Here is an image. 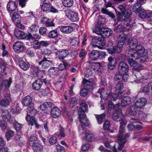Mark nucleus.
I'll use <instances>...</instances> for the list:
<instances>
[{"label":"nucleus","instance_id":"nucleus-47","mask_svg":"<svg viewBox=\"0 0 152 152\" xmlns=\"http://www.w3.org/2000/svg\"><path fill=\"white\" fill-rule=\"evenodd\" d=\"M101 12L103 14L108 15L109 16L112 18H113L115 17L114 15L112 12H109L105 8H102Z\"/></svg>","mask_w":152,"mask_h":152},{"label":"nucleus","instance_id":"nucleus-50","mask_svg":"<svg viewBox=\"0 0 152 152\" xmlns=\"http://www.w3.org/2000/svg\"><path fill=\"white\" fill-rule=\"evenodd\" d=\"M136 50H135L138 53H140L141 54L143 53L145 51L144 48L142 46V45L139 44L137 45L136 47L135 48Z\"/></svg>","mask_w":152,"mask_h":152},{"label":"nucleus","instance_id":"nucleus-44","mask_svg":"<svg viewBox=\"0 0 152 152\" xmlns=\"http://www.w3.org/2000/svg\"><path fill=\"white\" fill-rule=\"evenodd\" d=\"M27 112L33 115H35L38 113L37 111L34 108L33 104L32 105H31L27 107Z\"/></svg>","mask_w":152,"mask_h":152},{"label":"nucleus","instance_id":"nucleus-2","mask_svg":"<svg viewBox=\"0 0 152 152\" xmlns=\"http://www.w3.org/2000/svg\"><path fill=\"white\" fill-rule=\"evenodd\" d=\"M66 16L69 19L73 22L79 20L78 15L77 13L70 10H67L65 11Z\"/></svg>","mask_w":152,"mask_h":152},{"label":"nucleus","instance_id":"nucleus-64","mask_svg":"<svg viewBox=\"0 0 152 152\" xmlns=\"http://www.w3.org/2000/svg\"><path fill=\"white\" fill-rule=\"evenodd\" d=\"M69 102L72 106H74L77 104V101L75 97H73L69 100Z\"/></svg>","mask_w":152,"mask_h":152},{"label":"nucleus","instance_id":"nucleus-26","mask_svg":"<svg viewBox=\"0 0 152 152\" xmlns=\"http://www.w3.org/2000/svg\"><path fill=\"white\" fill-rule=\"evenodd\" d=\"M48 73L50 77H53L55 75H57L59 74V69L57 67H51L49 69Z\"/></svg>","mask_w":152,"mask_h":152},{"label":"nucleus","instance_id":"nucleus-8","mask_svg":"<svg viewBox=\"0 0 152 152\" xmlns=\"http://www.w3.org/2000/svg\"><path fill=\"white\" fill-rule=\"evenodd\" d=\"M26 118V121L28 122V125L32 126L35 125L37 128H39V125L37 123L36 119L34 116L31 117L29 115H27Z\"/></svg>","mask_w":152,"mask_h":152},{"label":"nucleus","instance_id":"nucleus-42","mask_svg":"<svg viewBox=\"0 0 152 152\" xmlns=\"http://www.w3.org/2000/svg\"><path fill=\"white\" fill-rule=\"evenodd\" d=\"M142 8L141 5L138 2L135 3L133 7V11L135 13H138Z\"/></svg>","mask_w":152,"mask_h":152},{"label":"nucleus","instance_id":"nucleus-6","mask_svg":"<svg viewBox=\"0 0 152 152\" xmlns=\"http://www.w3.org/2000/svg\"><path fill=\"white\" fill-rule=\"evenodd\" d=\"M86 114L83 112L80 113L79 116V121L82 125H84L86 126H88L89 125V120L86 118Z\"/></svg>","mask_w":152,"mask_h":152},{"label":"nucleus","instance_id":"nucleus-12","mask_svg":"<svg viewBox=\"0 0 152 152\" xmlns=\"http://www.w3.org/2000/svg\"><path fill=\"white\" fill-rule=\"evenodd\" d=\"M55 54L58 56L57 57L58 59L63 60L69 55V53L67 50L64 49L61 51H58L56 52Z\"/></svg>","mask_w":152,"mask_h":152},{"label":"nucleus","instance_id":"nucleus-58","mask_svg":"<svg viewBox=\"0 0 152 152\" xmlns=\"http://www.w3.org/2000/svg\"><path fill=\"white\" fill-rule=\"evenodd\" d=\"M139 17L142 18H146L147 13L143 9H142L139 12Z\"/></svg>","mask_w":152,"mask_h":152},{"label":"nucleus","instance_id":"nucleus-20","mask_svg":"<svg viewBox=\"0 0 152 152\" xmlns=\"http://www.w3.org/2000/svg\"><path fill=\"white\" fill-rule=\"evenodd\" d=\"M102 24V23L100 22H98L96 25L94 29H93V32L98 34H101V35L102 32V29L104 28L101 27Z\"/></svg>","mask_w":152,"mask_h":152},{"label":"nucleus","instance_id":"nucleus-25","mask_svg":"<svg viewBox=\"0 0 152 152\" xmlns=\"http://www.w3.org/2000/svg\"><path fill=\"white\" fill-rule=\"evenodd\" d=\"M101 36L103 38L108 37L112 34V31L109 28H104L102 29Z\"/></svg>","mask_w":152,"mask_h":152},{"label":"nucleus","instance_id":"nucleus-51","mask_svg":"<svg viewBox=\"0 0 152 152\" xmlns=\"http://www.w3.org/2000/svg\"><path fill=\"white\" fill-rule=\"evenodd\" d=\"M39 27L38 25L36 24H32L29 27V28L31 32H36L39 29Z\"/></svg>","mask_w":152,"mask_h":152},{"label":"nucleus","instance_id":"nucleus-14","mask_svg":"<svg viewBox=\"0 0 152 152\" xmlns=\"http://www.w3.org/2000/svg\"><path fill=\"white\" fill-rule=\"evenodd\" d=\"M147 102V100L145 98L141 97L137 99L134 104L138 108L140 109L145 105Z\"/></svg>","mask_w":152,"mask_h":152},{"label":"nucleus","instance_id":"nucleus-40","mask_svg":"<svg viewBox=\"0 0 152 152\" xmlns=\"http://www.w3.org/2000/svg\"><path fill=\"white\" fill-rule=\"evenodd\" d=\"M62 3L66 7H71L74 4L73 0H62Z\"/></svg>","mask_w":152,"mask_h":152},{"label":"nucleus","instance_id":"nucleus-7","mask_svg":"<svg viewBox=\"0 0 152 152\" xmlns=\"http://www.w3.org/2000/svg\"><path fill=\"white\" fill-rule=\"evenodd\" d=\"M6 68V63L2 58L0 59V78H3L6 75L5 72Z\"/></svg>","mask_w":152,"mask_h":152},{"label":"nucleus","instance_id":"nucleus-38","mask_svg":"<svg viewBox=\"0 0 152 152\" xmlns=\"http://www.w3.org/2000/svg\"><path fill=\"white\" fill-rule=\"evenodd\" d=\"M108 107L107 108L108 111L107 112L109 113H110V111L112 109H114V110H116L117 107H118V104L114 105L113 104L112 102L111 101H109L108 102Z\"/></svg>","mask_w":152,"mask_h":152},{"label":"nucleus","instance_id":"nucleus-31","mask_svg":"<svg viewBox=\"0 0 152 152\" xmlns=\"http://www.w3.org/2000/svg\"><path fill=\"white\" fill-rule=\"evenodd\" d=\"M14 34L16 37L18 39H23L26 37L25 33L19 30H16Z\"/></svg>","mask_w":152,"mask_h":152},{"label":"nucleus","instance_id":"nucleus-57","mask_svg":"<svg viewBox=\"0 0 152 152\" xmlns=\"http://www.w3.org/2000/svg\"><path fill=\"white\" fill-rule=\"evenodd\" d=\"M14 135V132L11 130H8L5 134L6 137L8 140H9L10 138L12 137Z\"/></svg>","mask_w":152,"mask_h":152},{"label":"nucleus","instance_id":"nucleus-56","mask_svg":"<svg viewBox=\"0 0 152 152\" xmlns=\"http://www.w3.org/2000/svg\"><path fill=\"white\" fill-rule=\"evenodd\" d=\"M118 95L116 94H112L111 92L108 93L107 97L108 99H111L113 101H115L118 99Z\"/></svg>","mask_w":152,"mask_h":152},{"label":"nucleus","instance_id":"nucleus-19","mask_svg":"<svg viewBox=\"0 0 152 152\" xmlns=\"http://www.w3.org/2000/svg\"><path fill=\"white\" fill-rule=\"evenodd\" d=\"M83 83L87 88L91 89L92 88V86L93 85V80L91 79V78L89 79L84 78L83 81Z\"/></svg>","mask_w":152,"mask_h":152},{"label":"nucleus","instance_id":"nucleus-1","mask_svg":"<svg viewBox=\"0 0 152 152\" xmlns=\"http://www.w3.org/2000/svg\"><path fill=\"white\" fill-rule=\"evenodd\" d=\"M126 40V36L124 33L119 36L118 44L115 49V51L117 53H119L121 52L124 44Z\"/></svg>","mask_w":152,"mask_h":152},{"label":"nucleus","instance_id":"nucleus-34","mask_svg":"<svg viewBox=\"0 0 152 152\" xmlns=\"http://www.w3.org/2000/svg\"><path fill=\"white\" fill-rule=\"evenodd\" d=\"M12 20L13 23L16 24L20 22V15L16 12H14L12 15Z\"/></svg>","mask_w":152,"mask_h":152},{"label":"nucleus","instance_id":"nucleus-18","mask_svg":"<svg viewBox=\"0 0 152 152\" xmlns=\"http://www.w3.org/2000/svg\"><path fill=\"white\" fill-rule=\"evenodd\" d=\"M108 67L110 70L113 69L116 65V60L114 58L110 57L108 58Z\"/></svg>","mask_w":152,"mask_h":152},{"label":"nucleus","instance_id":"nucleus-4","mask_svg":"<svg viewBox=\"0 0 152 152\" xmlns=\"http://www.w3.org/2000/svg\"><path fill=\"white\" fill-rule=\"evenodd\" d=\"M129 69L128 65L126 63L120 62L118 65V71L120 73H126Z\"/></svg>","mask_w":152,"mask_h":152},{"label":"nucleus","instance_id":"nucleus-36","mask_svg":"<svg viewBox=\"0 0 152 152\" xmlns=\"http://www.w3.org/2000/svg\"><path fill=\"white\" fill-rule=\"evenodd\" d=\"M106 117L105 114L103 113L101 114L95 115V117L98 123L99 124H102L103 122V120Z\"/></svg>","mask_w":152,"mask_h":152},{"label":"nucleus","instance_id":"nucleus-16","mask_svg":"<svg viewBox=\"0 0 152 152\" xmlns=\"http://www.w3.org/2000/svg\"><path fill=\"white\" fill-rule=\"evenodd\" d=\"M126 39L125 42L127 41L129 44V46L130 48V50H133L135 49L136 46L137 45V39L135 38H130L129 39Z\"/></svg>","mask_w":152,"mask_h":152},{"label":"nucleus","instance_id":"nucleus-63","mask_svg":"<svg viewBox=\"0 0 152 152\" xmlns=\"http://www.w3.org/2000/svg\"><path fill=\"white\" fill-rule=\"evenodd\" d=\"M70 43L72 45H78V39L75 37L70 38Z\"/></svg>","mask_w":152,"mask_h":152},{"label":"nucleus","instance_id":"nucleus-24","mask_svg":"<svg viewBox=\"0 0 152 152\" xmlns=\"http://www.w3.org/2000/svg\"><path fill=\"white\" fill-rule=\"evenodd\" d=\"M131 102V98L129 96L123 97L121 100V105L122 106L125 107L129 105Z\"/></svg>","mask_w":152,"mask_h":152},{"label":"nucleus","instance_id":"nucleus-32","mask_svg":"<svg viewBox=\"0 0 152 152\" xmlns=\"http://www.w3.org/2000/svg\"><path fill=\"white\" fill-rule=\"evenodd\" d=\"M88 106L87 104L84 102H83L80 104V108L79 110L78 113L79 116H80V113L83 112L85 113V112L87 110Z\"/></svg>","mask_w":152,"mask_h":152},{"label":"nucleus","instance_id":"nucleus-30","mask_svg":"<svg viewBox=\"0 0 152 152\" xmlns=\"http://www.w3.org/2000/svg\"><path fill=\"white\" fill-rule=\"evenodd\" d=\"M32 99L29 96H27L24 97L22 101L23 104L26 106L30 105L32 103Z\"/></svg>","mask_w":152,"mask_h":152},{"label":"nucleus","instance_id":"nucleus-28","mask_svg":"<svg viewBox=\"0 0 152 152\" xmlns=\"http://www.w3.org/2000/svg\"><path fill=\"white\" fill-rule=\"evenodd\" d=\"M42 84V82L39 79L36 80L33 83L32 87L34 90H38L40 89Z\"/></svg>","mask_w":152,"mask_h":152},{"label":"nucleus","instance_id":"nucleus-62","mask_svg":"<svg viewBox=\"0 0 152 152\" xmlns=\"http://www.w3.org/2000/svg\"><path fill=\"white\" fill-rule=\"evenodd\" d=\"M32 45L33 48L35 49H38L40 48V43L37 40L34 41Z\"/></svg>","mask_w":152,"mask_h":152},{"label":"nucleus","instance_id":"nucleus-61","mask_svg":"<svg viewBox=\"0 0 152 152\" xmlns=\"http://www.w3.org/2000/svg\"><path fill=\"white\" fill-rule=\"evenodd\" d=\"M93 74L92 71L90 69H87L85 72V77L88 78L92 76Z\"/></svg>","mask_w":152,"mask_h":152},{"label":"nucleus","instance_id":"nucleus-48","mask_svg":"<svg viewBox=\"0 0 152 152\" xmlns=\"http://www.w3.org/2000/svg\"><path fill=\"white\" fill-rule=\"evenodd\" d=\"M131 13L132 12L131 10L129 9L125 10L123 12V16L126 18L125 19H126L127 20H128V19L129 20V18L131 15Z\"/></svg>","mask_w":152,"mask_h":152},{"label":"nucleus","instance_id":"nucleus-60","mask_svg":"<svg viewBox=\"0 0 152 152\" xmlns=\"http://www.w3.org/2000/svg\"><path fill=\"white\" fill-rule=\"evenodd\" d=\"M98 41H99V40H98L97 38L93 39L91 44V45L93 47H97L99 48H101V47L99 44Z\"/></svg>","mask_w":152,"mask_h":152},{"label":"nucleus","instance_id":"nucleus-53","mask_svg":"<svg viewBox=\"0 0 152 152\" xmlns=\"http://www.w3.org/2000/svg\"><path fill=\"white\" fill-rule=\"evenodd\" d=\"M139 123V120L135 119H134L133 121H132L131 123L129 124L128 125V128L129 131H131L133 130V129H134V123Z\"/></svg>","mask_w":152,"mask_h":152},{"label":"nucleus","instance_id":"nucleus-13","mask_svg":"<svg viewBox=\"0 0 152 152\" xmlns=\"http://www.w3.org/2000/svg\"><path fill=\"white\" fill-rule=\"evenodd\" d=\"M3 119L4 121L13 122L14 119L11 117V115L7 111H3L1 114Z\"/></svg>","mask_w":152,"mask_h":152},{"label":"nucleus","instance_id":"nucleus-9","mask_svg":"<svg viewBox=\"0 0 152 152\" xmlns=\"http://www.w3.org/2000/svg\"><path fill=\"white\" fill-rule=\"evenodd\" d=\"M124 116L122 113L121 110L119 109L116 110L113 113V118L114 121H121L124 118Z\"/></svg>","mask_w":152,"mask_h":152},{"label":"nucleus","instance_id":"nucleus-23","mask_svg":"<svg viewBox=\"0 0 152 152\" xmlns=\"http://www.w3.org/2000/svg\"><path fill=\"white\" fill-rule=\"evenodd\" d=\"M60 30L62 32L68 34L71 33L73 31V28L70 26H64L60 28Z\"/></svg>","mask_w":152,"mask_h":152},{"label":"nucleus","instance_id":"nucleus-29","mask_svg":"<svg viewBox=\"0 0 152 152\" xmlns=\"http://www.w3.org/2000/svg\"><path fill=\"white\" fill-rule=\"evenodd\" d=\"M140 109L138 108L135 104L131 105L130 108L129 113L131 115H136L137 112L139 111V109Z\"/></svg>","mask_w":152,"mask_h":152},{"label":"nucleus","instance_id":"nucleus-11","mask_svg":"<svg viewBox=\"0 0 152 152\" xmlns=\"http://www.w3.org/2000/svg\"><path fill=\"white\" fill-rule=\"evenodd\" d=\"M88 63L90 64V67L93 70L99 72H101L102 71V67L101 64L100 62H92L90 63V61H88Z\"/></svg>","mask_w":152,"mask_h":152},{"label":"nucleus","instance_id":"nucleus-54","mask_svg":"<svg viewBox=\"0 0 152 152\" xmlns=\"http://www.w3.org/2000/svg\"><path fill=\"white\" fill-rule=\"evenodd\" d=\"M10 101L11 100H8V99L4 98L1 101V105L3 106H7L9 104Z\"/></svg>","mask_w":152,"mask_h":152},{"label":"nucleus","instance_id":"nucleus-17","mask_svg":"<svg viewBox=\"0 0 152 152\" xmlns=\"http://www.w3.org/2000/svg\"><path fill=\"white\" fill-rule=\"evenodd\" d=\"M12 82V79L11 78L8 80H4L1 83L0 88L1 90H5L10 87Z\"/></svg>","mask_w":152,"mask_h":152},{"label":"nucleus","instance_id":"nucleus-27","mask_svg":"<svg viewBox=\"0 0 152 152\" xmlns=\"http://www.w3.org/2000/svg\"><path fill=\"white\" fill-rule=\"evenodd\" d=\"M106 89L104 88H102L99 89L97 93L99 94L101 99H106L108 97V94L107 91L105 90Z\"/></svg>","mask_w":152,"mask_h":152},{"label":"nucleus","instance_id":"nucleus-35","mask_svg":"<svg viewBox=\"0 0 152 152\" xmlns=\"http://www.w3.org/2000/svg\"><path fill=\"white\" fill-rule=\"evenodd\" d=\"M151 88L152 91V82L148 83L147 87H143L140 88V92H143L145 94H147L149 91L150 88Z\"/></svg>","mask_w":152,"mask_h":152},{"label":"nucleus","instance_id":"nucleus-39","mask_svg":"<svg viewBox=\"0 0 152 152\" xmlns=\"http://www.w3.org/2000/svg\"><path fill=\"white\" fill-rule=\"evenodd\" d=\"M32 74L34 77H38L40 70L39 68L36 66H33L32 68Z\"/></svg>","mask_w":152,"mask_h":152},{"label":"nucleus","instance_id":"nucleus-59","mask_svg":"<svg viewBox=\"0 0 152 152\" xmlns=\"http://www.w3.org/2000/svg\"><path fill=\"white\" fill-rule=\"evenodd\" d=\"M94 135L90 133H86V140L89 142H92L94 140Z\"/></svg>","mask_w":152,"mask_h":152},{"label":"nucleus","instance_id":"nucleus-3","mask_svg":"<svg viewBox=\"0 0 152 152\" xmlns=\"http://www.w3.org/2000/svg\"><path fill=\"white\" fill-rule=\"evenodd\" d=\"M13 48L14 51L17 53L22 52L25 49L24 43L20 41L15 42L13 45Z\"/></svg>","mask_w":152,"mask_h":152},{"label":"nucleus","instance_id":"nucleus-43","mask_svg":"<svg viewBox=\"0 0 152 152\" xmlns=\"http://www.w3.org/2000/svg\"><path fill=\"white\" fill-rule=\"evenodd\" d=\"M19 65L24 70H28L29 67V64L23 61H21L19 62Z\"/></svg>","mask_w":152,"mask_h":152},{"label":"nucleus","instance_id":"nucleus-41","mask_svg":"<svg viewBox=\"0 0 152 152\" xmlns=\"http://www.w3.org/2000/svg\"><path fill=\"white\" fill-rule=\"evenodd\" d=\"M125 133V130L119 129L118 134V140L119 141H122L125 140L124 134Z\"/></svg>","mask_w":152,"mask_h":152},{"label":"nucleus","instance_id":"nucleus-22","mask_svg":"<svg viewBox=\"0 0 152 152\" xmlns=\"http://www.w3.org/2000/svg\"><path fill=\"white\" fill-rule=\"evenodd\" d=\"M17 8V5L15 2L10 1L7 5V10L9 12L14 11Z\"/></svg>","mask_w":152,"mask_h":152},{"label":"nucleus","instance_id":"nucleus-33","mask_svg":"<svg viewBox=\"0 0 152 152\" xmlns=\"http://www.w3.org/2000/svg\"><path fill=\"white\" fill-rule=\"evenodd\" d=\"M34 152H42L43 147L42 145L38 143H37L31 146Z\"/></svg>","mask_w":152,"mask_h":152},{"label":"nucleus","instance_id":"nucleus-10","mask_svg":"<svg viewBox=\"0 0 152 152\" xmlns=\"http://www.w3.org/2000/svg\"><path fill=\"white\" fill-rule=\"evenodd\" d=\"M39 64L41 65L43 69H47L53 64L52 61L48 60L46 58H44L43 59L39 62Z\"/></svg>","mask_w":152,"mask_h":152},{"label":"nucleus","instance_id":"nucleus-45","mask_svg":"<svg viewBox=\"0 0 152 152\" xmlns=\"http://www.w3.org/2000/svg\"><path fill=\"white\" fill-rule=\"evenodd\" d=\"M50 7L49 3H43L42 5L41 9L44 12L49 11Z\"/></svg>","mask_w":152,"mask_h":152},{"label":"nucleus","instance_id":"nucleus-49","mask_svg":"<svg viewBox=\"0 0 152 152\" xmlns=\"http://www.w3.org/2000/svg\"><path fill=\"white\" fill-rule=\"evenodd\" d=\"M13 123L14 127L15 130L17 131H19L21 129L22 127V125L18 123V122L15 121V120L14 119L13 122H12Z\"/></svg>","mask_w":152,"mask_h":152},{"label":"nucleus","instance_id":"nucleus-46","mask_svg":"<svg viewBox=\"0 0 152 152\" xmlns=\"http://www.w3.org/2000/svg\"><path fill=\"white\" fill-rule=\"evenodd\" d=\"M58 35V32L57 30L54 29L50 31L48 34V37L51 38H54Z\"/></svg>","mask_w":152,"mask_h":152},{"label":"nucleus","instance_id":"nucleus-5","mask_svg":"<svg viewBox=\"0 0 152 152\" xmlns=\"http://www.w3.org/2000/svg\"><path fill=\"white\" fill-rule=\"evenodd\" d=\"M50 113L51 116L55 118L59 117L61 114V111L58 107L56 106L51 108Z\"/></svg>","mask_w":152,"mask_h":152},{"label":"nucleus","instance_id":"nucleus-21","mask_svg":"<svg viewBox=\"0 0 152 152\" xmlns=\"http://www.w3.org/2000/svg\"><path fill=\"white\" fill-rule=\"evenodd\" d=\"M99 54L98 50H94L90 53L89 57L92 60L96 61L99 57Z\"/></svg>","mask_w":152,"mask_h":152},{"label":"nucleus","instance_id":"nucleus-52","mask_svg":"<svg viewBox=\"0 0 152 152\" xmlns=\"http://www.w3.org/2000/svg\"><path fill=\"white\" fill-rule=\"evenodd\" d=\"M37 138L34 136H31L29 138V145L30 146H33V145L37 143L36 141Z\"/></svg>","mask_w":152,"mask_h":152},{"label":"nucleus","instance_id":"nucleus-55","mask_svg":"<svg viewBox=\"0 0 152 152\" xmlns=\"http://www.w3.org/2000/svg\"><path fill=\"white\" fill-rule=\"evenodd\" d=\"M59 130V132L58 136L60 137H64L65 136V133L64 129L63 127L60 126Z\"/></svg>","mask_w":152,"mask_h":152},{"label":"nucleus","instance_id":"nucleus-15","mask_svg":"<svg viewBox=\"0 0 152 152\" xmlns=\"http://www.w3.org/2000/svg\"><path fill=\"white\" fill-rule=\"evenodd\" d=\"M128 55L127 56L128 57H131L134 59H140V55L142 54L140 53H138L134 50H130L128 52Z\"/></svg>","mask_w":152,"mask_h":152},{"label":"nucleus","instance_id":"nucleus-37","mask_svg":"<svg viewBox=\"0 0 152 152\" xmlns=\"http://www.w3.org/2000/svg\"><path fill=\"white\" fill-rule=\"evenodd\" d=\"M52 103L50 102H45L41 104L39 107L42 110H45L46 108L52 107Z\"/></svg>","mask_w":152,"mask_h":152}]
</instances>
